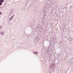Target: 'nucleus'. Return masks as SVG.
I'll return each instance as SVG.
<instances>
[{
	"label": "nucleus",
	"instance_id": "nucleus-1",
	"mask_svg": "<svg viewBox=\"0 0 73 73\" xmlns=\"http://www.w3.org/2000/svg\"><path fill=\"white\" fill-rule=\"evenodd\" d=\"M4 0H0V3H3L4 2Z\"/></svg>",
	"mask_w": 73,
	"mask_h": 73
},
{
	"label": "nucleus",
	"instance_id": "nucleus-2",
	"mask_svg": "<svg viewBox=\"0 0 73 73\" xmlns=\"http://www.w3.org/2000/svg\"><path fill=\"white\" fill-rule=\"evenodd\" d=\"M12 19H13V16H12L11 18L9 19V20H11Z\"/></svg>",
	"mask_w": 73,
	"mask_h": 73
},
{
	"label": "nucleus",
	"instance_id": "nucleus-3",
	"mask_svg": "<svg viewBox=\"0 0 73 73\" xmlns=\"http://www.w3.org/2000/svg\"><path fill=\"white\" fill-rule=\"evenodd\" d=\"M2 5V3H0V5Z\"/></svg>",
	"mask_w": 73,
	"mask_h": 73
},
{
	"label": "nucleus",
	"instance_id": "nucleus-4",
	"mask_svg": "<svg viewBox=\"0 0 73 73\" xmlns=\"http://www.w3.org/2000/svg\"><path fill=\"white\" fill-rule=\"evenodd\" d=\"M1 12H0V15H1Z\"/></svg>",
	"mask_w": 73,
	"mask_h": 73
},
{
	"label": "nucleus",
	"instance_id": "nucleus-5",
	"mask_svg": "<svg viewBox=\"0 0 73 73\" xmlns=\"http://www.w3.org/2000/svg\"><path fill=\"white\" fill-rule=\"evenodd\" d=\"M1 27H2V26H1Z\"/></svg>",
	"mask_w": 73,
	"mask_h": 73
}]
</instances>
